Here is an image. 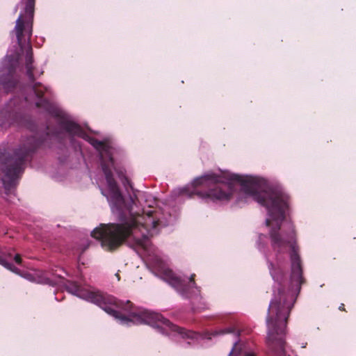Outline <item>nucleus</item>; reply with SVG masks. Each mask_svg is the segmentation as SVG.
Returning <instances> with one entry per match:
<instances>
[{"label": "nucleus", "mask_w": 356, "mask_h": 356, "mask_svg": "<svg viewBox=\"0 0 356 356\" xmlns=\"http://www.w3.org/2000/svg\"><path fill=\"white\" fill-rule=\"evenodd\" d=\"M195 187L207 188L196 191L202 198L213 202L230 200L238 187L268 211L266 225L269 227L275 262L268 261L270 273L275 282L273 298L266 318L268 347L273 356H289L285 350L286 321L293 304V296L300 291L303 279L293 225L282 224L289 208V197L282 188H270L265 179L229 172H212L194 179Z\"/></svg>", "instance_id": "nucleus-1"}, {"label": "nucleus", "mask_w": 356, "mask_h": 356, "mask_svg": "<svg viewBox=\"0 0 356 356\" xmlns=\"http://www.w3.org/2000/svg\"><path fill=\"white\" fill-rule=\"evenodd\" d=\"M30 90L31 95H25L23 93L26 102H33L37 107L43 108L58 118L60 129L70 137L78 136L86 140L99 152L102 168L106 180V188H101V193L106 197L113 213L118 216L121 223L102 225L92 232V236L99 240L102 247L106 250H113L123 241H126L168 283H195L194 275L190 278H182L169 268L164 257L151 245L149 236L157 232L158 226H165L166 223L163 221L159 210L145 212L140 209L137 204L138 197L136 195L134 197L129 195L127 198L122 195L112 173L113 170L117 171L113 159V148L105 142L89 136L61 110L43 99V93L48 89L40 83L33 84Z\"/></svg>", "instance_id": "nucleus-2"}, {"label": "nucleus", "mask_w": 356, "mask_h": 356, "mask_svg": "<svg viewBox=\"0 0 356 356\" xmlns=\"http://www.w3.org/2000/svg\"><path fill=\"white\" fill-rule=\"evenodd\" d=\"M65 285L69 293L97 305L122 324H147L156 328L163 334H177L182 338L188 339H195L197 337L196 333L178 327L158 313L141 308L134 309L129 301L124 302L117 300L111 296L81 287L72 282L68 281Z\"/></svg>", "instance_id": "nucleus-3"}, {"label": "nucleus", "mask_w": 356, "mask_h": 356, "mask_svg": "<svg viewBox=\"0 0 356 356\" xmlns=\"http://www.w3.org/2000/svg\"><path fill=\"white\" fill-rule=\"evenodd\" d=\"M40 143L41 141L35 136H31L22 142L13 156H8L6 153L0 152V172L3 173L1 180L6 195L13 194L15 179L22 172L25 161ZM7 200L13 202L11 197H8Z\"/></svg>", "instance_id": "nucleus-4"}, {"label": "nucleus", "mask_w": 356, "mask_h": 356, "mask_svg": "<svg viewBox=\"0 0 356 356\" xmlns=\"http://www.w3.org/2000/svg\"><path fill=\"white\" fill-rule=\"evenodd\" d=\"M18 64V56L13 58L7 56L4 59L0 70V90L8 92L18 88V79L15 72Z\"/></svg>", "instance_id": "nucleus-5"}, {"label": "nucleus", "mask_w": 356, "mask_h": 356, "mask_svg": "<svg viewBox=\"0 0 356 356\" xmlns=\"http://www.w3.org/2000/svg\"><path fill=\"white\" fill-rule=\"evenodd\" d=\"M231 334V337L233 339L234 346L230 352L229 356H255L252 352H238L236 350V346L238 343L239 342V335L240 332L238 330L236 329L234 327H229L225 329H221L219 330L214 331L211 333L207 334V337L211 339L213 337H216L220 334Z\"/></svg>", "instance_id": "nucleus-6"}, {"label": "nucleus", "mask_w": 356, "mask_h": 356, "mask_svg": "<svg viewBox=\"0 0 356 356\" xmlns=\"http://www.w3.org/2000/svg\"><path fill=\"white\" fill-rule=\"evenodd\" d=\"M19 275L28 280L39 284H49L51 286H54L58 284H64V280L61 277V276L59 275L55 279H51L47 277L46 273L42 271H36L34 274L26 273L23 275L19 272Z\"/></svg>", "instance_id": "nucleus-7"}, {"label": "nucleus", "mask_w": 356, "mask_h": 356, "mask_svg": "<svg viewBox=\"0 0 356 356\" xmlns=\"http://www.w3.org/2000/svg\"><path fill=\"white\" fill-rule=\"evenodd\" d=\"M12 257L13 256L11 253H8L5 256V257L0 256V264L15 274H19V270L8 261V259H11Z\"/></svg>", "instance_id": "nucleus-8"}, {"label": "nucleus", "mask_w": 356, "mask_h": 356, "mask_svg": "<svg viewBox=\"0 0 356 356\" xmlns=\"http://www.w3.org/2000/svg\"><path fill=\"white\" fill-rule=\"evenodd\" d=\"M12 257L13 256L11 253H8L5 256V257L0 256V264L15 274H19V270L8 261V259H11Z\"/></svg>", "instance_id": "nucleus-9"}, {"label": "nucleus", "mask_w": 356, "mask_h": 356, "mask_svg": "<svg viewBox=\"0 0 356 356\" xmlns=\"http://www.w3.org/2000/svg\"><path fill=\"white\" fill-rule=\"evenodd\" d=\"M266 238V236L264 234H260L259 236V239L257 242V248L259 250H262L265 248L266 243H263V241H265Z\"/></svg>", "instance_id": "nucleus-10"}, {"label": "nucleus", "mask_w": 356, "mask_h": 356, "mask_svg": "<svg viewBox=\"0 0 356 356\" xmlns=\"http://www.w3.org/2000/svg\"><path fill=\"white\" fill-rule=\"evenodd\" d=\"M13 259H14V261H15L16 264H22L21 256L19 254H15L14 256V257H13Z\"/></svg>", "instance_id": "nucleus-11"}, {"label": "nucleus", "mask_w": 356, "mask_h": 356, "mask_svg": "<svg viewBox=\"0 0 356 356\" xmlns=\"http://www.w3.org/2000/svg\"><path fill=\"white\" fill-rule=\"evenodd\" d=\"M343 307H344V305H343V304H342V305L339 307V309H341V310H343V309H343Z\"/></svg>", "instance_id": "nucleus-12"}, {"label": "nucleus", "mask_w": 356, "mask_h": 356, "mask_svg": "<svg viewBox=\"0 0 356 356\" xmlns=\"http://www.w3.org/2000/svg\"><path fill=\"white\" fill-rule=\"evenodd\" d=\"M89 246V243L87 244L86 247L84 248L83 251H84Z\"/></svg>", "instance_id": "nucleus-13"}, {"label": "nucleus", "mask_w": 356, "mask_h": 356, "mask_svg": "<svg viewBox=\"0 0 356 356\" xmlns=\"http://www.w3.org/2000/svg\"><path fill=\"white\" fill-rule=\"evenodd\" d=\"M117 173H118V174L120 175V172H119V171H117Z\"/></svg>", "instance_id": "nucleus-14"}, {"label": "nucleus", "mask_w": 356, "mask_h": 356, "mask_svg": "<svg viewBox=\"0 0 356 356\" xmlns=\"http://www.w3.org/2000/svg\"><path fill=\"white\" fill-rule=\"evenodd\" d=\"M117 173H118V174L120 175V172H119V171H117Z\"/></svg>", "instance_id": "nucleus-15"}]
</instances>
